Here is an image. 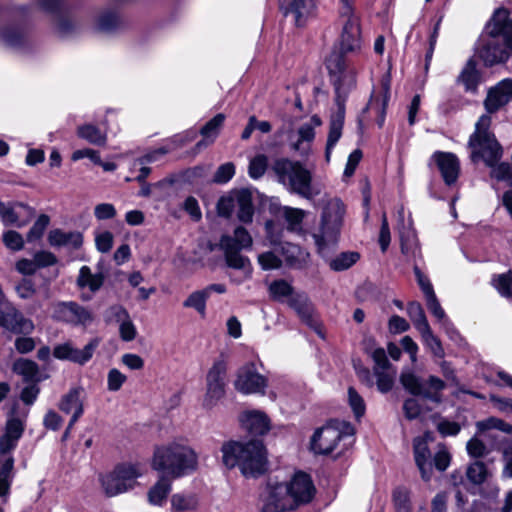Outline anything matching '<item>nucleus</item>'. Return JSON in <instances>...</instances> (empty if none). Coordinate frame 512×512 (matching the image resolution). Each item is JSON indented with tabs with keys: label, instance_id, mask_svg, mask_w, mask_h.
<instances>
[{
	"label": "nucleus",
	"instance_id": "obj_20",
	"mask_svg": "<svg viewBox=\"0 0 512 512\" xmlns=\"http://www.w3.org/2000/svg\"><path fill=\"white\" fill-rule=\"evenodd\" d=\"M485 34L512 48V18L509 11L497 9L486 25Z\"/></svg>",
	"mask_w": 512,
	"mask_h": 512
},
{
	"label": "nucleus",
	"instance_id": "obj_3",
	"mask_svg": "<svg viewBox=\"0 0 512 512\" xmlns=\"http://www.w3.org/2000/svg\"><path fill=\"white\" fill-rule=\"evenodd\" d=\"M222 453L224 465L228 468L239 466L245 476H257L266 470V451L260 440L224 444Z\"/></svg>",
	"mask_w": 512,
	"mask_h": 512
},
{
	"label": "nucleus",
	"instance_id": "obj_1",
	"mask_svg": "<svg viewBox=\"0 0 512 512\" xmlns=\"http://www.w3.org/2000/svg\"><path fill=\"white\" fill-rule=\"evenodd\" d=\"M341 14L347 17L339 41V50L334 49L326 59V68L335 89L337 112L332 114L325 148V159L330 161L333 148L342 136L345 119V101L356 85V70L345 58V54L361 47L360 25L353 15L352 1L341 0Z\"/></svg>",
	"mask_w": 512,
	"mask_h": 512
},
{
	"label": "nucleus",
	"instance_id": "obj_5",
	"mask_svg": "<svg viewBox=\"0 0 512 512\" xmlns=\"http://www.w3.org/2000/svg\"><path fill=\"white\" fill-rule=\"evenodd\" d=\"M272 171L276 175L277 181L290 192L307 199L312 197L311 173L300 162L279 158L274 161Z\"/></svg>",
	"mask_w": 512,
	"mask_h": 512
},
{
	"label": "nucleus",
	"instance_id": "obj_37",
	"mask_svg": "<svg viewBox=\"0 0 512 512\" xmlns=\"http://www.w3.org/2000/svg\"><path fill=\"white\" fill-rule=\"evenodd\" d=\"M360 259V254L355 251L342 252L328 260L331 270L340 272L351 268Z\"/></svg>",
	"mask_w": 512,
	"mask_h": 512
},
{
	"label": "nucleus",
	"instance_id": "obj_59",
	"mask_svg": "<svg viewBox=\"0 0 512 512\" xmlns=\"http://www.w3.org/2000/svg\"><path fill=\"white\" fill-rule=\"evenodd\" d=\"M467 453L473 458H481L487 455L488 449L478 438H471L466 444Z\"/></svg>",
	"mask_w": 512,
	"mask_h": 512
},
{
	"label": "nucleus",
	"instance_id": "obj_33",
	"mask_svg": "<svg viewBox=\"0 0 512 512\" xmlns=\"http://www.w3.org/2000/svg\"><path fill=\"white\" fill-rule=\"evenodd\" d=\"M171 478L163 474L148 491V501L151 505L162 506L171 491Z\"/></svg>",
	"mask_w": 512,
	"mask_h": 512
},
{
	"label": "nucleus",
	"instance_id": "obj_52",
	"mask_svg": "<svg viewBox=\"0 0 512 512\" xmlns=\"http://www.w3.org/2000/svg\"><path fill=\"white\" fill-rule=\"evenodd\" d=\"M269 291L274 299L281 300L283 297L293 295L292 286L284 280L271 283Z\"/></svg>",
	"mask_w": 512,
	"mask_h": 512
},
{
	"label": "nucleus",
	"instance_id": "obj_60",
	"mask_svg": "<svg viewBox=\"0 0 512 512\" xmlns=\"http://www.w3.org/2000/svg\"><path fill=\"white\" fill-rule=\"evenodd\" d=\"M403 411L408 420H414L421 415L422 407L417 399L409 398L403 404Z\"/></svg>",
	"mask_w": 512,
	"mask_h": 512
},
{
	"label": "nucleus",
	"instance_id": "obj_54",
	"mask_svg": "<svg viewBox=\"0 0 512 512\" xmlns=\"http://www.w3.org/2000/svg\"><path fill=\"white\" fill-rule=\"evenodd\" d=\"M119 24V16L113 12L104 13L98 19V28L105 32L113 31Z\"/></svg>",
	"mask_w": 512,
	"mask_h": 512
},
{
	"label": "nucleus",
	"instance_id": "obj_22",
	"mask_svg": "<svg viewBox=\"0 0 512 512\" xmlns=\"http://www.w3.org/2000/svg\"><path fill=\"white\" fill-rule=\"evenodd\" d=\"M285 485L289 490V495L295 500V507L309 503L315 494L313 482L310 476L304 472L296 473L290 483Z\"/></svg>",
	"mask_w": 512,
	"mask_h": 512
},
{
	"label": "nucleus",
	"instance_id": "obj_45",
	"mask_svg": "<svg viewBox=\"0 0 512 512\" xmlns=\"http://www.w3.org/2000/svg\"><path fill=\"white\" fill-rule=\"evenodd\" d=\"M268 167V157L264 154L254 156L248 166V174L250 178L260 179L266 172Z\"/></svg>",
	"mask_w": 512,
	"mask_h": 512
},
{
	"label": "nucleus",
	"instance_id": "obj_39",
	"mask_svg": "<svg viewBox=\"0 0 512 512\" xmlns=\"http://www.w3.org/2000/svg\"><path fill=\"white\" fill-rule=\"evenodd\" d=\"M78 137L86 140L90 144L103 146L107 141L106 134L98 127L92 124H85L77 128Z\"/></svg>",
	"mask_w": 512,
	"mask_h": 512
},
{
	"label": "nucleus",
	"instance_id": "obj_26",
	"mask_svg": "<svg viewBox=\"0 0 512 512\" xmlns=\"http://www.w3.org/2000/svg\"><path fill=\"white\" fill-rule=\"evenodd\" d=\"M288 305L297 313L302 322L317 330L318 319L314 307L308 296L304 293H295L288 299Z\"/></svg>",
	"mask_w": 512,
	"mask_h": 512
},
{
	"label": "nucleus",
	"instance_id": "obj_41",
	"mask_svg": "<svg viewBox=\"0 0 512 512\" xmlns=\"http://www.w3.org/2000/svg\"><path fill=\"white\" fill-rule=\"evenodd\" d=\"M419 333L424 345L429 349L432 355L436 358L443 359L445 357L444 348L440 339L432 332L431 327L429 326Z\"/></svg>",
	"mask_w": 512,
	"mask_h": 512
},
{
	"label": "nucleus",
	"instance_id": "obj_9",
	"mask_svg": "<svg viewBox=\"0 0 512 512\" xmlns=\"http://www.w3.org/2000/svg\"><path fill=\"white\" fill-rule=\"evenodd\" d=\"M227 363L223 357L216 359L206 375V391L202 406L214 408L226 394Z\"/></svg>",
	"mask_w": 512,
	"mask_h": 512
},
{
	"label": "nucleus",
	"instance_id": "obj_43",
	"mask_svg": "<svg viewBox=\"0 0 512 512\" xmlns=\"http://www.w3.org/2000/svg\"><path fill=\"white\" fill-rule=\"evenodd\" d=\"M407 313L418 332L430 326L419 302L413 301L408 303Z\"/></svg>",
	"mask_w": 512,
	"mask_h": 512
},
{
	"label": "nucleus",
	"instance_id": "obj_30",
	"mask_svg": "<svg viewBox=\"0 0 512 512\" xmlns=\"http://www.w3.org/2000/svg\"><path fill=\"white\" fill-rule=\"evenodd\" d=\"M242 426L252 435L265 434L270 426L267 416L260 411H248L241 415Z\"/></svg>",
	"mask_w": 512,
	"mask_h": 512
},
{
	"label": "nucleus",
	"instance_id": "obj_18",
	"mask_svg": "<svg viewBox=\"0 0 512 512\" xmlns=\"http://www.w3.org/2000/svg\"><path fill=\"white\" fill-rule=\"evenodd\" d=\"M234 386L243 394L264 393L267 380L257 372L253 363H249L239 369Z\"/></svg>",
	"mask_w": 512,
	"mask_h": 512
},
{
	"label": "nucleus",
	"instance_id": "obj_24",
	"mask_svg": "<svg viewBox=\"0 0 512 512\" xmlns=\"http://www.w3.org/2000/svg\"><path fill=\"white\" fill-rule=\"evenodd\" d=\"M279 5L285 15L294 16L295 24L299 27L305 25L316 10L315 0H279Z\"/></svg>",
	"mask_w": 512,
	"mask_h": 512
},
{
	"label": "nucleus",
	"instance_id": "obj_55",
	"mask_svg": "<svg viewBox=\"0 0 512 512\" xmlns=\"http://www.w3.org/2000/svg\"><path fill=\"white\" fill-rule=\"evenodd\" d=\"M235 174V166L232 162H227L218 167L213 181L218 184L227 183Z\"/></svg>",
	"mask_w": 512,
	"mask_h": 512
},
{
	"label": "nucleus",
	"instance_id": "obj_4",
	"mask_svg": "<svg viewBox=\"0 0 512 512\" xmlns=\"http://www.w3.org/2000/svg\"><path fill=\"white\" fill-rule=\"evenodd\" d=\"M491 116L483 114L475 124V131L471 134L468 146L471 149L473 162L483 160L488 167H494L503 156V148L490 131Z\"/></svg>",
	"mask_w": 512,
	"mask_h": 512
},
{
	"label": "nucleus",
	"instance_id": "obj_57",
	"mask_svg": "<svg viewBox=\"0 0 512 512\" xmlns=\"http://www.w3.org/2000/svg\"><path fill=\"white\" fill-rule=\"evenodd\" d=\"M491 176L499 181H511L512 182V166L507 162H498L491 167Z\"/></svg>",
	"mask_w": 512,
	"mask_h": 512
},
{
	"label": "nucleus",
	"instance_id": "obj_17",
	"mask_svg": "<svg viewBox=\"0 0 512 512\" xmlns=\"http://www.w3.org/2000/svg\"><path fill=\"white\" fill-rule=\"evenodd\" d=\"M511 50L512 48L500 40L486 34L482 35L478 42L479 57L487 66L505 62L510 57Z\"/></svg>",
	"mask_w": 512,
	"mask_h": 512
},
{
	"label": "nucleus",
	"instance_id": "obj_47",
	"mask_svg": "<svg viewBox=\"0 0 512 512\" xmlns=\"http://www.w3.org/2000/svg\"><path fill=\"white\" fill-rule=\"evenodd\" d=\"M466 475L473 484H482L487 478V468L483 462L476 461L468 466Z\"/></svg>",
	"mask_w": 512,
	"mask_h": 512
},
{
	"label": "nucleus",
	"instance_id": "obj_58",
	"mask_svg": "<svg viewBox=\"0 0 512 512\" xmlns=\"http://www.w3.org/2000/svg\"><path fill=\"white\" fill-rule=\"evenodd\" d=\"M127 380V377L118 369L113 368L108 372L107 388L109 391H118Z\"/></svg>",
	"mask_w": 512,
	"mask_h": 512
},
{
	"label": "nucleus",
	"instance_id": "obj_38",
	"mask_svg": "<svg viewBox=\"0 0 512 512\" xmlns=\"http://www.w3.org/2000/svg\"><path fill=\"white\" fill-rule=\"evenodd\" d=\"M100 344L99 338L91 339L83 349H77L72 344L71 346V354L70 360L73 363L84 365L86 364L93 356L95 350Z\"/></svg>",
	"mask_w": 512,
	"mask_h": 512
},
{
	"label": "nucleus",
	"instance_id": "obj_34",
	"mask_svg": "<svg viewBox=\"0 0 512 512\" xmlns=\"http://www.w3.org/2000/svg\"><path fill=\"white\" fill-rule=\"evenodd\" d=\"M235 201L238 207V219L244 223L251 222L254 214V207L250 191L246 189L238 191L235 195Z\"/></svg>",
	"mask_w": 512,
	"mask_h": 512
},
{
	"label": "nucleus",
	"instance_id": "obj_51",
	"mask_svg": "<svg viewBox=\"0 0 512 512\" xmlns=\"http://www.w3.org/2000/svg\"><path fill=\"white\" fill-rule=\"evenodd\" d=\"M4 245L13 251H20L24 247V239L22 235L15 230H8L3 234Z\"/></svg>",
	"mask_w": 512,
	"mask_h": 512
},
{
	"label": "nucleus",
	"instance_id": "obj_56",
	"mask_svg": "<svg viewBox=\"0 0 512 512\" xmlns=\"http://www.w3.org/2000/svg\"><path fill=\"white\" fill-rule=\"evenodd\" d=\"M370 356L374 361L373 372L375 370H389L391 368V364L386 356V352L383 348H375L370 352Z\"/></svg>",
	"mask_w": 512,
	"mask_h": 512
},
{
	"label": "nucleus",
	"instance_id": "obj_50",
	"mask_svg": "<svg viewBox=\"0 0 512 512\" xmlns=\"http://www.w3.org/2000/svg\"><path fill=\"white\" fill-rule=\"evenodd\" d=\"M428 310L441 322L442 325H450V320L446 317L445 311L441 307L436 294L425 297Z\"/></svg>",
	"mask_w": 512,
	"mask_h": 512
},
{
	"label": "nucleus",
	"instance_id": "obj_42",
	"mask_svg": "<svg viewBox=\"0 0 512 512\" xmlns=\"http://www.w3.org/2000/svg\"><path fill=\"white\" fill-rule=\"evenodd\" d=\"M0 42L9 47H21L25 42V35L16 27L0 29Z\"/></svg>",
	"mask_w": 512,
	"mask_h": 512
},
{
	"label": "nucleus",
	"instance_id": "obj_36",
	"mask_svg": "<svg viewBox=\"0 0 512 512\" xmlns=\"http://www.w3.org/2000/svg\"><path fill=\"white\" fill-rule=\"evenodd\" d=\"M198 507V498L194 494L176 493L171 497L172 512H193Z\"/></svg>",
	"mask_w": 512,
	"mask_h": 512
},
{
	"label": "nucleus",
	"instance_id": "obj_16",
	"mask_svg": "<svg viewBox=\"0 0 512 512\" xmlns=\"http://www.w3.org/2000/svg\"><path fill=\"white\" fill-rule=\"evenodd\" d=\"M34 216V209L23 202L0 201V220L4 226L22 228L26 226Z\"/></svg>",
	"mask_w": 512,
	"mask_h": 512
},
{
	"label": "nucleus",
	"instance_id": "obj_21",
	"mask_svg": "<svg viewBox=\"0 0 512 512\" xmlns=\"http://www.w3.org/2000/svg\"><path fill=\"white\" fill-rule=\"evenodd\" d=\"M84 397L85 393L82 387L71 388L61 397L58 405L59 409L66 414H72L65 435L68 434L69 429L82 416L84 412Z\"/></svg>",
	"mask_w": 512,
	"mask_h": 512
},
{
	"label": "nucleus",
	"instance_id": "obj_27",
	"mask_svg": "<svg viewBox=\"0 0 512 512\" xmlns=\"http://www.w3.org/2000/svg\"><path fill=\"white\" fill-rule=\"evenodd\" d=\"M213 292L224 294L226 292V286L224 284H210L202 290L194 291L183 302V306L185 308H193L201 316H205L206 301Z\"/></svg>",
	"mask_w": 512,
	"mask_h": 512
},
{
	"label": "nucleus",
	"instance_id": "obj_31",
	"mask_svg": "<svg viewBox=\"0 0 512 512\" xmlns=\"http://www.w3.org/2000/svg\"><path fill=\"white\" fill-rule=\"evenodd\" d=\"M14 457H0V498L6 503L14 479Z\"/></svg>",
	"mask_w": 512,
	"mask_h": 512
},
{
	"label": "nucleus",
	"instance_id": "obj_35",
	"mask_svg": "<svg viewBox=\"0 0 512 512\" xmlns=\"http://www.w3.org/2000/svg\"><path fill=\"white\" fill-rule=\"evenodd\" d=\"M225 121V115L222 113H219L215 115L211 120H209L200 130L201 135L207 140H201L197 143V147L201 148L202 146L206 147L207 145L211 144L215 138L217 137L220 128L222 127L223 123Z\"/></svg>",
	"mask_w": 512,
	"mask_h": 512
},
{
	"label": "nucleus",
	"instance_id": "obj_15",
	"mask_svg": "<svg viewBox=\"0 0 512 512\" xmlns=\"http://www.w3.org/2000/svg\"><path fill=\"white\" fill-rule=\"evenodd\" d=\"M0 328L14 334H30L34 330V324L9 302L2 301L0 303Z\"/></svg>",
	"mask_w": 512,
	"mask_h": 512
},
{
	"label": "nucleus",
	"instance_id": "obj_32",
	"mask_svg": "<svg viewBox=\"0 0 512 512\" xmlns=\"http://www.w3.org/2000/svg\"><path fill=\"white\" fill-rule=\"evenodd\" d=\"M457 83L464 86L466 92L476 93L480 83V72L476 62L469 59L457 77Z\"/></svg>",
	"mask_w": 512,
	"mask_h": 512
},
{
	"label": "nucleus",
	"instance_id": "obj_25",
	"mask_svg": "<svg viewBox=\"0 0 512 512\" xmlns=\"http://www.w3.org/2000/svg\"><path fill=\"white\" fill-rule=\"evenodd\" d=\"M432 160L436 163L447 185H452L457 181L460 172V162L455 154L436 151L432 155Z\"/></svg>",
	"mask_w": 512,
	"mask_h": 512
},
{
	"label": "nucleus",
	"instance_id": "obj_53",
	"mask_svg": "<svg viewBox=\"0 0 512 512\" xmlns=\"http://www.w3.org/2000/svg\"><path fill=\"white\" fill-rule=\"evenodd\" d=\"M377 378V388L381 393L389 392L394 384L395 373H390L388 370H382L374 372Z\"/></svg>",
	"mask_w": 512,
	"mask_h": 512
},
{
	"label": "nucleus",
	"instance_id": "obj_48",
	"mask_svg": "<svg viewBox=\"0 0 512 512\" xmlns=\"http://www.w3.org/2000/svg\"><path fill=\"white\" fill-rule=\"evenodd\" d=\"M348 402L356 418H360L365 414V402L354 387L348 388Z\"/></svg>",
	"mask_w": 512,
	"mask_h": 512
},
{
	"label": "nucleus",
	"instance_id": "obj_6",
	"mask_svg": "<svg viewBox=\"0 0 512 512\" xmlns=\"http://www.w3.org/2000/svg\"><path fill=\"white\" fill-rule=\"evenodd\" d=\"M345 207L343 202L334 198L327 202L321 217L320 232L313 234L318 252L325 257L328 244H335L343 222Z\"/></svg>",
	"mask_w": 512,
	"mask_h": 512
},
{
	"label": "nucleus",
	"instance_id": "obj_12",
	"mask_svg": "<svg viewBox=\"0 0 512 512\" xmlns=\"http://www.w3.org/2000/svg\"><path fill=\"white\" fill-rule=\"evenodd\" d=\"M52 317L60 322L83 327L90 325L94 320L91 311L74 301L54 303Z\"/></svg>",
	"mask_w": 512,
	"mask_h": 512
},
{
	"label": "nucleus",
	"instance_id": "obj_49",
	"mask_svg": "<svg viewBox=\"0 0 512 512\" xmlns=\"http://www.w3.org/2000/svg\"><path fill=\"white\" fill-rule=\"evenodd\" d=\"M494 285L498 292L507 298H512V270L494 278Z\"/></svg>",
	"mask_w": 512,
	"mask_h": 512
},
{
	"label": "nucleus",
	"instance_id": "obj_64",
	"mask_svg": "<svg viewBox=\"0 0 512 512\" xmlns=\"http://www.w3.org/2000/svg\"><path fill=\"white\" fill-rule=\"evenodd\" d=\"M503 456V470L502 477L511 479L512 478V441L508 443L502 450Z\"/></svg>",
	"mask_w": 512,
	"mask_h": 512
},
{
	"label": "nucleus",
	"instance_id": "obj_11",
	"mask_svg": "<svg viewBox=\"0 0 512 512\" xmlns=\"http://www.w3.org/2000/svg\"><path fill=\"white\" fill-rule=\"evenodd\" d=\"M344 431L339 427L331 423L317 429L310 442L311 450L316 454H329L331 453L337 442L343 437V435H352L353 428L348 423H341Z\"/></svg>",
	"mask_w": 512,
	"mask_h": 512
},
{
	"label": "nucleus",
	"instance_id": "obj_44",
	"mask_svg": "<svg viewBox=\"0 0 512 512\" xmlns=\"http://www.w3.org/2000/svg\"><path fill=\"white\" fill-rule=\"evenodd\" d=\"M13 371L21 375L25 381H33L38 374V365L28 359H19L13 365Z\"/></svg>",
	"mask_w": 512,
	"mask_h": 512
},
{
	"label": "nucleus",
	"instance_id": "obj_62",
	"mask_svg": "<svg viewBox=\"0 0 512 512\" xmlns=\"http://www.w3.org/2000/svg\"><path fill=\"white\" fill-rule=\"evenodd\" d=\"M116 214V209L111 203H100L94 208V215L100 221L112 219Z\"/></svg>",
	"mask_w": 512,
	"mask_h": 512
},
{
	"label": "nucleus",
	"instance_id": "obj_2",
	"mask_svg": "<svg viewBox=\"0 0 512 512\" xmlns=\"http://www.w3.org/2000/svg\"><path fill=\"white\" fill-rule=\"evenodd\" d=\"M198 467V454L186 440L176 439L155 448L152 468L177 479L194 472Z\"/></svg>",
	"mask_w": 512,
	"mask_h": 512
},
{
	"label": "nucleus",
	"instance_id": "obj_8",
	"mask_svg": "<svg viewBox=\"0 0 512 512\" xmlns=\"http://www.w3.org/2000/svg\"><path fill=\"white\" fill-rule=\"evenodd\" d=\"M143 475L140 464H123L101 477V484L107 496L112 497L132 489L136 479Z\"/></svg>",
	"mask_w": 512,
	"mask_h": 512
},
{
	"label": "nucleus",
	"instance_id": "obj_28",
	"mask_svg": "<svg viewBox=\"0 0 512 512\" xmlns=\"http://www.w3.org/2000/svg\"><path fill=\"white\" fill-rule=\"evenodd\" d=\"M414 458L424 481H429L432 474L431 452L424 437H417L413 441Z\"/></svg>",
	"mask_w": 512,
	"mask_h": 512
},
{
	"label": "nucleus",
	"instance_id": "obj_61",
	"mask_svg": "<svg viewBox=\"0 0 512 512\" xmlns=\"http://www.w3.org/2000/svg\"><path fill=\"white\" fill-rule=\"evenodd\" d=\"M95 245L99 252L108 253L113 246V235L109 231L99 233L95 237Z\"/></svg>",
	"mask_w": 512,
	"mask_h": 512
},
{
	"label": "nucleus",
	"instance_id": "obj_13",
	"mask_svg": "<svg viewBox=\"0 0 512 512\" xmlns=\"http://www.w3.org/2000/svg\"><path fill=\"white\" fill-rule=\"evenodd\" d=\"M322 121L319 116L313 115L310 120L303 123L297 131H290L287 135L290 150L301 157H307L315 139V128L320 127Z\"/></svg>",
	"mask_w": 512,
	"mask_h": 512
},
{
	"label": "nucleus",
	"instance_id": "obj_29",
	"mask_svg": "<svg viewBox=\"0 0 512 512\" xmlns=\"http://www.w3.org/2000/svg\"><path fill=\"white\" fill-rule=\"evenodd\" d=\"M48 242L52 247L79 249L83 244V235L79 231H63L56 228L49 232Z\"/></svg>",
	"mask_w": 512,
	"mask_h": 512
},
{
	"label": "nucleus",
	"instance_id": "obj_46",
	"mask_svg": "<svg viewBox=\"0 0 512 512\" xmlns=\"http://www.w3.org/2000/svg\"><path fill=\"white\" fill-rule=\"evenodd\" d=\"M50 223V218L46 214H41L37 220L34 222L33 226L30 228V230L27 233V241L33 242L36 240H39L46 228L48 227Z\"/></svg>",
	"mask_w": 512,
	"mask_h": 512
},
{
	"label": "nucleus",
	"instance_id": "obj_40",
	"mask_svg": "<svg viewBox=\"0 0 512 512\" xmlns=\"http://www.w3.org/2000/svg\"><path fill=\"white\" fill-rule=\"evenodd\" d=\"M103 276L101 274H92L88 266H82L79 271L77 284L79 287H89L92 292L100 289L103 284Z\"/></svg>",
	"mask_w": 512,
	"mask_h": 512
},
{
	"label": "nucleus",
	"instance_id": "obj_14",
	"mask_svg": "<svg viewBox=\"0 0 512 512\" xmlns=\"http://www.w3.org/2000/svg\"><path fill=\"white\" fill-rule=\"evenodd\" d=\"M262 512H283L295 509V500L284 483L269 485L261 496Z\"/></svg>",
	"mask_w": 512,
	"mask_h": 512
},
{
	"label": "nucleus",
	"instance_id": "obj_19",
	"mask_svg": "<svg viewBox=\"0 0 512 512\" xmlns=\"http://www.w3.org/2000/svg\"><path fill=\"white\" fill-rule=\"evenodd\" d=\"M512 101V79L505 78L487 91L483 105L486 114L491 116Z\"/></svg>",
	"mask_w": 512,
	"mask_h": 512
},
{
	"label": "nucleus",
	"instance_id": "obj_10",
	"mask_svg": "<svg viewBox=\"0 0 512 512\" xmlns=\"http://www.w3.org/2000/svg\"><path fill=\"white\" fill-rule=\"evenodd\" d=\"M400 381L411 394L422 396L435 403L441 402V391L446 387L443 380L433 375L422 382L415 374L408 372L401 375Z\"/></svg>",
	"mask_w": 512,
	"mask_h": 512
},
{
	"label": "nucleus",
	"instance_id": "obj_23",
	"mask_svg": "<svg viewBox=\"0 0 512 512\" xmlns=\"http://www.w3.org/2000/svg\"><path fill=\"white\" fill-rule=\"evenodd\" d=\"M24 432V423L16 417L7 420L4 433L0 436V457H13L11 452L17 447Z\"/></svg>",
	"mask_w": 512,
	"mask_h": 512
},
{
	"label": "nucleus",
	"instance_id": "obj_7",
	"mask_svg": "<svg viewBox=\"0 0 512 512\" xmlns=\"http://www.w3.org/2000/svg\"><path fill=\"white\" fill-rule=\"evenodd\" d=\"M220 248L224 251L226 263L233 269L244 270L250 275V261L240 254L242 249L250 248L252 237L243 227H237L233 236L223 235L220 239Z\"/></svg>",
	"mask_w": 512,
	"mask_h": 512
},
{
	"label": "nucleus",
	"instance_id": "obj_63",
	"mask_svg": "<svg viewBox=\"0 0 512 512\" xmlns=\"http://www.w3.org/2000/svg\"><path fill=\"white\" fill-rule=\"evenodd\" d=\"M258 261L264 270L279 268L282 261L272 252H265L258 256Z\"/></svg>",
	"mask_w": 512,
	"mask_h": 512
}]
</instances>
